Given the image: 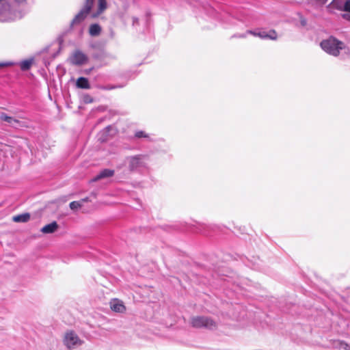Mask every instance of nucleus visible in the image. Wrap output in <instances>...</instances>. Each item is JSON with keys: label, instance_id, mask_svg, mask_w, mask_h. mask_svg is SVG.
I'll list each match as a JSON object with an SVG mask.
<instances>
[{"label": "nucleus", "instance_id": "f257e3e1", "mask_svg": "<svg viewBox=\"0 0 350 350\" xmlns=\"http://www.w3.org/2000/svg\"><path fill=\"white\" fill-rule=\"evenodd\" d=\"M320 46L327 54L337 57L339 55L340 51L345 48V45L342 42L331 36L327 39L323 40L320 43Z\"/></svg>", "mask_w": 350, "mask_h": 350}, {"label": "nucleus", "instance_id": "412c9836", "mask_svg": "<svg viewBox=\"0 0 350 350\" xmlns=\"http://www.w3.org/2000/svg\"><path fill=\"white\" fill-rule=\"evenodd\" d=\"M12 65H14V63L12 62H1V63H0V68L5 67V66H10Z\"/></svg>", "mask_w": 350, "mask_h": 350}, {"label": "nucleus", "instance_id": "5701e85b", "mask_svg": "<svg viewBox=\"0 0 350 350\" xmlns=\"http://www.w3.org/2000/svg\"><path fill=\"white\" fill-rule=\"evenodd\" d=\"M342 17L344 19L350 21V14H342Z\"/></svg>", "mask_w": 350, "mask_h": 350}, {"label": "nucleus", "instance_id": "1a4fd4ad", "mask_svg": "<svg viewBox=\"0 0 350 350\" xmlns=\"http://www.w3.org/2000/svg\"><path fill=\"white\" fill-rule=\"evenodd\" d=\"M143 158L144 157L141 155H137L129 158V168L131 170H133L142 166L143 165Z\"/></svg>", "mask_w": 350, "mask_h": 350}, {"label": "nucleus", "instance_id": "aec40b11", "mask_svg": "<svg viewBox=\"0 0 350 350\" xmlns=\"http://www.w3.org/2000/svg\"><path fill=\"white\" fill-rule=\"evenodd\" d=\"M135 137L137 138H142V137L146 138V137H148V135L144 131H139L135 133Z\"/></svg>", "mask_w": 350, "mask_h": 350}, {"label": "nucleus", "instance_id": "bb28decb", "mask_svg": "<svg viewBox=\"0 0 350 350\" xmlns=\"http://www.w3.org/2000/svg\"><path fill=\"white\" fill-rule=\"evenodd\" d=\"M342 345L344 346L345 349H346L347 347V345H346V344H342Z\"/></svg>", "mask_w": 350, "mask_h": 350}, {"label": "nucleus", "instance_id": "9d476101", "mask_svg": "<svg viewBox=\"0 0 350 350\" xmlns=\"http://www.w3.org/2000/svg\"><path fill=\"white\" fill-rule=\"evenodd\" d=\"M0 119L2 121L6 122L8 124H10V126H12L13 127H18V126H21V123L20 122L19 120H18L11 116H8V115H6L3 113H1Z\"/></svg>", "mask_w": 350, "mask_h": 350}, {"label": "nucleus", "instance_id": "9b49d317", "mask_svg": "<svg viewBox=\"0 0 350 350\" xmlns=\"http://www.w3.org/2000/svg\"><path fill=\"white\" fill-rule=\"evenodd\" d=\"M59 228V225L56 221H53L51 224H49L44 226H43L40 229V232L43 234H51L55 232Z\"/></svg>", "mask_w": 350, "mask_h": 350}, {"label": "nucleus", "instance_id": "2eb2a0df", "mask_svg": "<svg viewBox=\"0 0 350 350\" xmlns=\"http://www.w3.org/2000/svg\"><path fill=\"white\" fill-rule=\"evenodd\" d=\"M101 27L98 24H92L89 29V33L92 36H97L100 33Z\"/></svg>", "mask_w": 350, "mask_h": 350}, {"label": "nucleus", "instance_id": "a878e982", "mask_svg": "<svg viewBox=\"0 0 350 350\" xmlns=\"http://www.w3.org/2000/svg\"><path fill=\"white\" fill-rule=\"evenodd\" d=\"M87 201H88V198H84V199H82L80 202L83 204V202H87Z\"/></svg>", "mask_w": 350, "mask_h": 350}, {"label": "nucleus", "instance_id": "6ab92c4d", "mask_svg": "<svg viewBox=\"0 0 350 350\" xmlns=\"http://www.w3.org/2000/svg\"><path fill=\"white\" fill-rule=\"evenodd\" d=\"M69 206L70 209L77 211L82 206V203L79 201H73L70 203Z\"/></svg>", "mask_w": 350, "mask_h": 350}, {"label": "nucleus", "instance_id": "ddd939ff", "mask_svg": "<svg viewBox=\"0 0 350 350\" xmlns=\"http://www.w3.org/2000/svg\"><path fill=\"white\" fill-rule=\"evenodd\" d=\"M114 174V171L112 170L105 169L101 171L98 175H96L93 179L92 181H97L98 180L111 177Z\"/></svg>", "mask_w": 350, "mask_h": 350}, {"label": "nucleus", "instance_id": "4be33fe9", "mask_svg": "<svg viewBox=\"0 0 350 350\" xmlns=\"http://www.w3.org/2000/svg\"><path fill=\"white\" fill-rule=\"evenodd\" d=\"M83 100L85 103H90L93 101V99L90 96H85L83 98Z\"/></svg>", "mask_w": 350, "mask_h": 350}, {"label": "nucleus", "instance_id": "f8f14e48", "mask_svg": "<svg viewBox=\"0 0 350 350\" xmlns=\"http://www.w3.org/2000/svg\"><path fill=\"white\" fill-rule=\"evenodd\" d=\"M107 8L106 0H98V7L96 12H92V17L96 18L102 14Z\"/></svg>", "mask_w": 350, "mask_h": 350}, {"label": "nucleus", "instance_id": "20e7f679", "mask_svg": "<svg viewBox=\"0 0 350 350\" xmlns=\"http://www.w3.org/2000/svg\"><path fill=\"white\" fill-rule=\"evenodd\" d=\"M94 0H85L84 7L72 19L71 26L79 25L84 21L88 14L90 12Z\"/></svg>", "mask_w": 350, "mask_h": 350}, {"label": "nucleus", "instance_id": "7ed1b4c3", "mask_svg": "<svg viewBox=\"0 0 350 350\" xmlns=\"http://www.w3.org/2000/svg\"><path fill=\"white\" fill-rule=\"evenodd\" d=\"M192 327L196 328H206L208 329H215L217 327L216 321L211 317L205 316L193 317L190 320Z\"/></svg>", "mask_w": 350, "mask_h": 350}, {"label": "nucleus", "instance_id": "a211bd4d", "mask_svg": "<svg viewBox=\"0 0 350 350\" xmlns=\"http://www.w3.org/2000/svg\"><path fill=\"white\" fill-rule=\"evenodd\" d=\"M116 129L112 126H109L106 127L102 132L103 135H105L106 133H109L110 135H113L116 133Z\"/></svg>", "mask_w": 350, "mask_h": 350}, {"label": "nucleus", "instance_id": "b1692460", "mask_svg": "<svg viewBox=\"0 0 350 350\" xmlns=\"http://www.w3.org/2000/svg\"><path fill=\"white\" fill-rule=\"evenodd\" d=\"M246 34H247V32L244 34H238V35H234V36L236 38H244L246 37Z\"/></svg>", "mask_w": 350, "mask_h": 350}, {"label": "nucleus", "instance_id": "6e6552de", "mask_svg": "<svg viewBox=\"0 0 350 350\" xmlns=\"http://www.w3.org/2000/svg\"><path fill=\"white\" fill-rule=\"evenodd\" d=\"M247 33H250L254 36H258L262 39H270V40H276L277 34L276 32L273 30H271L269 32L266 31H260V32H255L251 30L247 31Z\"/></svg>", "mask_w": 350, "mask_h": 350}, {"label": "nucleus", "instance_id": "39448f33", "mask_svg": "<svg viewBox=\"0 0 350 350\" xmlns=\"http://www.w3.org/2000/svg\"><path fill=\"white\" fill-rule=\"evenodd\" d=\"M88 55L78 49L74 51L68 58V62L70 64L75 66L83 65L88 62Z\"/></svg>", "mask_w": 350, "mask_h": 350}, {"label": "nucleus", "instance_id": "423d86ee", "mask_svg": "<svg viewBox=\"0 0 350 350\" xmlns=\"http://www.w3.org/2000/svg\"><path fill=\"white\" fill-rule=\"evenodd\" d=\"M109 306L113 312L117 313H124L126 310V308L124 302L118 298L111 299L109 301Z\"/></svg>", "mask_w": 350, "mask_h": 350}, {"label": "nucleus", "instance_id": "4468645a", "mask_svg": "<svg viewBox=\"0 0 350 350\" xmlns=\"http://www.w3.org/2000/svg\"><path fill=\"white\" fill-rule=\"evenodd\" d=\"M77 86L79 88H82V89H90V85L88 79H86L85 77H79L77 80Z\"/></svg>", "mask_w": 350, "mask_h": 350}, {"label": "nucleus", "instance_id": "cd10ccee", "mask_svg": "<svg viewBox=\"0 0 350 350\" xmlns=\"http://www.w3.org/2000/svg\"><path fill=\"white\" fill-rule=\"evenodd\" d=\"M101 139H102V141H105V140H107V138H102Z\"/></svg>", "mask_w": 350, "mask_h": 350}, {"label": "nucleus", "instance_id": "f3484780", "mask_svg": "<svg viewBox=\"0 0 350 350\" xmlns=\"http://www.w3.org/2000/svg\"><path fill=\"white\" fill-rule=\"evenodd\" d=\"M33 59H26L21 62L20 66L22 70H27L32 65Z\"/></svg>", "mask_w": 350, "mask_h": 350}, {"label": "nucleus", "instance_id": "f03ea898", "mask_svg": "<svg viewBox=\"0 0 350 350\" xmlns=\"http://www.w3.org/2000/svg\"><path fill=\"white\" fill-rule=\"evenodd\" d=\"M62 341L68 350L76 349L83 344V340L73 330L65 332Z\"/></svg>", "mask_w": 350, "mask_h": 350}, {"label": "nucleus", "instance_id": "0eeeda50", "mask_svg": "<svg viewBox=\"0 0 350 350\" xmlns=\"http://www.w3.org/2000/svg\"><path fill=\"white\" fill-rule=\"evenodd\" d=\"M330 5L339 11L350 12V0H333Z\"/></svg>", "mask_w": 350, "mask_h": 350}, {"label": "nucleus", "instance_id": "dca6fc26", "mask_svg": "<svg viewBox=\"0 0 350 350\" xmlns=\"http://www.w3.org/2000/svg\"><path fill=\"white\" fill-rule=\"evenodd\" d=\"M30 219L29 213H23L13 217V221L15 222H27Z\"/></svg>", "mask_w": 350, "mask_h": 350}, {"label": "nucleus", "instance_id": "393cba45", "mask_svg": "<svg viewBox=\"0 0 350 350\" xmlns=\"http://www.w3.org/2000/svg\"><path fill=\"white\" fill-rule=\"evenodd\" d=\"M113 88H114L113 86H109V87H103V88H102L103 90H112Z\"/></svg>", "mask_w": 350, "mask_h": 350}]
</instances>
